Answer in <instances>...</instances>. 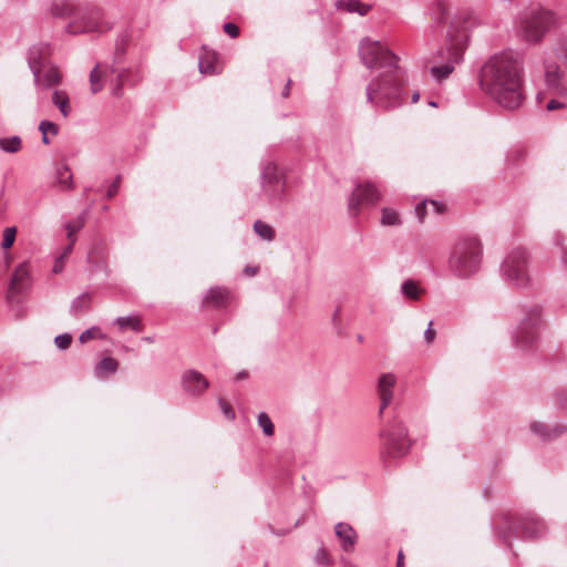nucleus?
<instances>
[{
    "instance_id": "bb28decb",
    "label": "nucleus",
    "mask_w": 567,
    "mask_h": 567,
    "mask_svg": "<svg viewBox=\"0 0 567 567\" xmlns=\"http://www.w3.org/2000/svg\"><path fill=\"white\" fill-rule=\"evenodd\" d=\"M400 291L406 299L419 300L424 290L420 288L416 281L408 279L401 284Z\"/></svg>"
},
{
    "instance_id": "9b49d317",
    "label": "nucleus",
    "mask_w": 567,
    "mask_h": 567,
    "mask_svg": "<svg viewBox=\"0 0 567 567\" xmlns=\"http://www.w3.org/2000/svg\"><path fill=\"white\" fill-rule=\"evenodd\" d=\"M261 187L270 202H279L285 194L286 181L274 163H267L261 167Z\"/></svg>"
},
{
    "instance_id": "393cba45",
    "label": "nucleus",
    "mask_w": 567,
    "mask_h": 567,
    "mask_svg": "<svg viewBox=\"0 0 567 567\" xmlns=\"http://www.w3.org/2000/svg\"><path fill=\"white\" fill-rule=\"evenodd\" d=\"M51 101L64 117H68L71 114L72 107L70 105V97L65 91L54 90L51 96Z\"/></svg>"
},
{
    "instance_id": "39448f33",
    "label": "nucleus",
    "mask_w": 567,
    "mask_h": 567,
    "mask_svg": "<svg viewBox=\"0 0 567 567\" xmlns=\"http://www.w3.org/2000/svg\"><path fill=\"white\" fill-rule=\"evenodd\" d=\"M542 315L543 309L538 305H532L523 309V318L513 333V341L517 348L528 350L536 344L540 329L544 326Z\"/></svg>"
},
{
    "instance_id": "2eb2a0df",
    "label": "nucleus",
    "mask_w": 567,
    "mask_h": 567,
    "mask_svg": "<svg viewBox=\"0 0 567 567\" xmlns=\"http://www.w3.org/2000/svg\"><path fill=\"white\" fill-rule=\"evenodd\" d=\"M396 384V377L391 373H382L377 382V394L380 400L379 416L382 417L385 409L392 403L394 395V388Z\"/></svg>"
},
{
    "instance_id": "c9c22d12",
    "label": "nucleus",
    "mask_w": 567,
    "mask_h": 567,
    "mask_svg": "<svg viewBox=\"0 0 567 567\" xmlns=\"http://www.w3.org/2000/svg\"><path fill=\"white\" fill-rule=\"evenodd\" d=\"M75 12V7L69 0L56 1L53 6V13L55 16H72Z\"/></svg>"
},
{
    "instance_id": "6e6d98bb",
    "label": "nucleus",
    "mask_w": 567,
    "mask_h": 567,
    "mask_svg": "<svg viewBox=\"0 0 567 567\" xmlns=\"http://www.w3.org/2000/svg\"><path fill=\"white\" fill-rule=\"evenodd\" d=\"M73 247H74V240L72 239L71 243H69L62 250V252L59 255V256H63V258H68L72 251H73Z\"/></svg>"
},
{
    "instance_id": "c03bdc74",
    "label": "nucleus",
    "mask_w": 567,
    "mask_h": 567,
    "mask_svg": "<svg viewBox=\"0 0 567 567\" xmlns=\"http://www.w3.org/2000/svg\"><path fill=\"white\" fill-rule=\"evenodd\" d=\"M315 561L319 566L328 567L331 565L329 554L327 553V550L323 547H321L317 550V553L315 555Z\"/></svg>"
},
{
    "instance_id": "680f3d73",
    "label": "nucleus",
    "mask_w": 567,
    "mask_h": 567,
    "mask_svg": "<svg viewBox=\"0 0 567 567\" xmlns=\"http://www.w3.org/2000/svg\"><path fill=\"white\" fill-rule=\"evenodd\" d=\"M66 238H68L69 243H71L72 239L74 240V243L76 241L75 234H73V233L66 231Z\"/></svg>"
},
{
    "instance_id": "b1692460",
    "label": "nucleus",
    "mask_w": 567,
    "mask_h": 567,
    "mask_svg": "<svg viewBox=\"0 0 567 567\" xmlns=\"http://www.w3.org/2000/svg\"><path fill=\"white\" fill-rule=\"evenodd\" d=\"M530 430L533 433L538 435L540 439L549 440L551 437H556L560 435L561 433L567 431L566 426L557 425L553 429L548 430L545 424L540 422H533L530 424Z\"/></svg>"
},
{
    "instance_id": "c756f323",
    "label": "nucleus",
    "mask_w": 567,
    "mask_h": 567,
    "mask_svg": "<svg viewBox=\"0 0 567 567\" xmlns=\"http://www.w3.org/2000/svg\"><path fill=\"white\" fill-rule=\"evenodd\" d=\"M429 13L435 23L442 24L447 17L449 9L443 1H436L430 7Z\"/></svg>"
},
{
    "instance_id": "6e6552de",
    "label": "nucleus",
    "mask_w": 567,
    "mask_h": 567,
    "mask_svg": "<svg viewBox=\"0 0 567 567\" xmlns=\"http://www.w3.org/2000/svg\"><path fill=\"white\" fill-rule=\"evenodd\" d=\"M41 53L42 48L37 45L30 48L28 51V63L39 93L58 86L62 81V75L58 68L48 64L41 58Z\"/></svg>"
},
{
    "instance_id": "dca6fc26",
    "label": "nucleus",
    "mask_w": 567,
    "mask_h": 567,
    "mask_svg": "<svg viewBox=\"0 0 567 567\" xmlns=\"http://www.w3.org/2000/svg\"><path fill=\"white\" fill-rule=\"evenodd\" d=\"M545 84L549 93L567 96V80L557 64L549 62L545 64Z\"/></svg>"
},
{
    "instance_id": "9d476101",
    "label": "nucleus",
    "mask_w": 567,
    "mask_h": 567,
    "mask_svg": "<svg viewBox=\"0 0 567 567\" xmlns=\"http://www.w3.org/2000/svg\"><path fill=\"white\" fill-rule=\"evenodd\" d=\"M527 252L523 248L513 249L504 259L501 270L504 279L516 286L525 287L529 281Z\"/></svg>"
},
{
    "instance_id": "ddd939ff",
    "label": "nucleus",
    "mask_w": 567,
    "mask_h": 567,
    "mask_svg": "<svg viewBox=\"0 0 567 567\" xmlns=\"http://www.w3.org/2000/svg\"><path fill=\"white\" fill-rule=\"evenodd\" d=\"M379 199L380 192L374 184L370 182L358 184L348 198L349 210L352 215H357L360 205H374Z\"/></svg>"
},
{
    "instance_id": "58836bf2",
    "label": "nucleus",
    "mask_w": 567,
    "mask_h": 567,
    "mask_svg": "<svg viewBox=\"0 0 567 567\" xmlns=\"http://www.w3.org/2000/svg\"><path fill=\"white\" fill-rule=\"evenodd\" d=\"M90 83L91 91L93 94H96L103 89V84L101 83V73L99 71V65H95V68L91 71Z\"/></svg>"
},
{
    "instance_id": "3c124183",
    "label": "nucleus",
    "mask_w": 567,
    "mask_h": 567,
    "mask_svg": "<svg viewBox=\"0 0 567 567\" xmlns=\"http://www.w3.org/2000/svg\"><path fill=\"white\" fill-rule=\"evenodd\" d=\"M432 326H433V321H430L426 330L424 331V340L426 343H432L436 336V332L432 328Z\"/></svg>"
},
{
    "instance_id": "052dcab7",
    "label": "nucleus",
    "mask_w": 567,
    "mask_h": 567,
    "mask_svg": "<svg viewBox=\"0 0 567 567\" xmlns=\"http://www.w3.org/2000/svg\"><path fill=\"white\" fill-rule=\"evenodd\" d=\"M248 377V373L246 371H240L236 374V380H241Z\"/></svg>"
},
{
    "instance_id": "79ce46f5",
    "label": "nucleus",
    "mask_w": 567,
    "mask_h": 567,
    "mask_svg": "<svg viewBox=\"0 0 567 567\" xmlns=\"http://www.w3.org/2000/svg\"><path fill=\"white\" fill-rule=\"evenodd\" d=\"M103 333L101 332V329L99 327H91L86 330H84L80 337H79V341L81 343H85L87 342L89 340L91 339H97V338H103Z\"/></svg>"
},
{
    "instance_id": "f704fd0d",
    "label": "nucleus",
    "mask_w": 567,
    "mask_h": 567,
    "mask_svg": "<svg viewBox=\"0 0 567 567\" xmlns=\"http://www.w3.org/2000/svg\"><path fill=\"white\" fill-rule=\"evenodd\" d=\"M257 423L261 427L262 433L266 436L274 435L275 426H274L272 421L270 420L269 415L266 412H260L257 415Z\"/></svg>"
},
{
    "instance_id": "bf43d9fd",
    "label": "nucleus",
    "mask_w": 567,
    "mask_h": 567,
    "mask_svg": "<svg viewBox=\"0 0 567 567\" xmlns=\"http://www.w3.org/2000/svg\"><path fill=\"white\" fill-rule=\"evenodd\" d=\"M396 567H404V555L402 550L398 554Z\"/></svg>"
},
{
    "instance_id": "8fccbe9b",
    "label": "nucleus",
    "mask_w": 567,
    "mask_h": 567,
    "mask_svg": "<svg viewBox=\"0 0 567 567\" xmlns=\"http://www.w3.org/2000/svg\"><path fill=\"white\" fill-rule=\"evenodd\" d=\"M65 258H63V256H56L55 259H54V264H53V267H52V271L54 274H60L63 271L64 267H65Z\"/></svg>"
},
{
    "instance_id": "49530a36",
    "label": "nucleus",
    "mask_w": 567,
    "mask_h": 567,
    "mask_svg": "<svg viewBox=\"0 0 567 567\" xmlns=\"http://www.w3.org/2000/svg\"><path fill=\"white\" fill-rule=\"evenodd\" d=\"M224 32L235 39L239 35V28L233 22H226L223 25Z\"/></svg>"
},
{
    "instance_id": "5fc2aeb1",
    "label": "nucleus",
    "mask_w": 567,
    "mask_h": 567,
    "mask_svg": "<svg viewBox=\"0 0 567 567\" xmlns=\"http://www.w3.org/2000/svg\"><path fill=\"white\" fill-rule=\"evenodd\" d=\"M426 202L420 203L415 207V214L420 220L424 218Z\"/></svg>"
},
{
    "instance_id": "e2e57ef3",
    "label": "nucleus",
    "mask_w": 567,
    "mask_h": 567,
    "mask_svg": "<svg viewBox=\"0 0 567 567\" xmlns=\"http://www.w3.org/2000/svg\"><path fill=\"white\" fill-rule=\"evenodd\" d=\"M245 271L249 272L251 276H254L257 272V269L256 268L246 267Z\"/></svg>"
},
{
    "instance_id": "774afa93",
    "label": "nucleus",
    "mask_w": 567,
    "mask_h": 567,
    "mask_svg": "<svg viewBox=\"0 0 567 567\" xmlns=\"http://www.w3.org/2000/svg\"><path fill=\"white\" fill-rule=\"evenodd\" d=\"M362 340H363L362 336H361V334H359V336H358V341H360V342H361Z\"/></svg>"
},
{
    "instance_id": "f03ea898",
    "label": "nucleus",
    "mask_w": 567,
    "mask_h": 567,
    "mask_svg": "<svg viewBox=\"0 0 567 567\" xmlns=\"http://www.w3.org/2000/svg\"><path fill=\"white\" fill-rule=\"evenodd\" d=\"M523 59L513 50L491 56L481 68L480 85L497 104L507 110L523 102Z\"/></svg>"
},
{
    "instance_id": "412c9836",
    "label": "nucleus",
    "mask_w": 567,
    "mask_h": 567,
    "mask_svg": "<svg viewBox=\"0 0 567 567\" xmlns=\"http://www.w3.org/2000/svg\"><path fill=\"white\" fill-rule=\"evenodd\" d=\"M4 299L17 320H21L27 317L28 308L25 306V298L23 293L6 292Z\"/></svg>"
},
{
    "instance_id": "7ed1b4c3",
    "label": "nucleus",
    "mask_w": 567,
    "mask_h": 567,
    "mask_svg": "<svg viewBox=\"0 0 567 567\" xmlns=\"http://www.w3.org/2000/svg\"><path fill=\"white\" fill-rule=\"evenodd\" d=\"M476 23L474 12L470 9L460 10L450 22L446 44L437 52L441 64L433 65L430 73L437 81L446 79L463 61L464 52L470 41V29Z\"/></svg>"
},
{
    "instance_id": "f3484780",
    "label": "nucleus",
    "mask_w": 567,
    "mask_h": 567,
    "mask_svg": "<svg viewBox=\"0 0 567 567\" xmlns=\"http://www.w3.org/2000/svg\"><path fill=\"white\" fill-rule=\"evenodd\" d=\"M32 286L29 264L20 262L13 270L6 292L27 295Z\"/></svg>"
},
{
    "instance_id": "473e14b6",
    "label": "nucleus",
    "mask_w": 567,
    "mask_h": 567,
    "mask_svg": "<svg viewBox=\"0 0 567 567\" xmlns=\"http://www.w3.org/2000/svg\"><path fill=\"white\" fill-rule=\"evenodd\" d=\"M255 233L264 240L271 241L275 238V231L272 227L262 220H256L254 224Z\"/></svg>"
},
{
    "instance_id": "f8f14e48",
    "label": "nucleus",
    "mask_w": 567,
    "mask_h": 567,
    "mask_svg": "<svg viewBox=\"0 0 567 567\" xmlns=\"http://www.w3.org/2000/svg\"><path fill=\"white\" fill-rule=\"evenodd\" d=\"M124 56V49L116 48L114 53L113 65L110 66V72L116 74L114 82H112V95L120 97L124 84L135 85L141 82L142 75L138 71L130 69H116L115 65L122 63Z\"/></svg>"
},
{
    "instance_id": "4468645a",
    "label": "nucleus",
    "mask_w": 567,
    "mask_h": 567,
    "mask_svg": "<svg viewBox=\"0 0 567 567\" xmlns=\"http://www.w3.org/2000/svg\"><path fill=\"white\" fill-rule=\"evenodd\" d=\"M183 391L194 398L203 395L209 388V381L195 369L185 370L181 378Z\"/></svg>"
},
{
    "instance_id": "cd10ccee",
    "label": "nucleus",
    "mask_w": 567,
    "mask_h": 567,
    "mask_svg": "<svg viewBox=\"0 0 567 567\" xmlns=\"http://www.w3.org/2000/svg\"><path fill=\"white\" fill-rule=\"evenodd\" d=\"M198 69L202 74H214L216 72V54L205 52L199 56Z\"/></svg>"
},
{
    "instance_id": "72a5a7b5",
    "label": "nucleus",
    "mask_w": 567,
    "mask_h": 567,
    "mask_svg": "<svg viewBox=\"0 0 567 567\" xmlns=\"http://www.w3.org/2000/svg\"><path fill=\"white\" fill-rule=\"evenodd\" d=\"M21 148V138L19 136L0 138V150L6 153H17Z\"/></svg>"
},
{
    "instance_id": "09e8293b",
    "label": "nucleus",
    "mask_w": 567,
    "mask_h": 567,
    "mask_svg": "<svg viewBox=\"0 0 567 567\" xmlns=\"http://www.w3.org/2000/svg\"><path fill=\"white\" fill-rule=\"evenodd\" d=\"M120 184H121V176L118 175V176H116L114 182L109 186V188L106 190L107 198H112L118 192Z\"/></svg>"
},
{
    "instance_id": "e433bc0d",
    "label": "nucleus",
    "mask_w": 567,
    "mask_h": 567,
    "mask_svg": "<svg viewBox=\"0 0 567 567\" xmlns=\"http://www.w3.org/2000/svg\"><path fill=\"white\" fill-rule=\"evenodd\" d=\"M381 224L384 226H396L401 224L399 214L390 208L382 209Z\"/></svg>"
},
{
    "instance_id": "aec40b11",
    "label": "nucleus",
    "mask_w": 567,
    "mask_h": 567,
    "mask_svg": "<svg viewBox=\"0 0 567 567\" xmlns=\"http://www.w3.org/2000/svg\"><path fill=\"white\" fill-rule=\"evenodd\" d=\"M334 533L344 551L350 553L354 549L358 536L351 525L347 523H338L334 526Z\"/></svg>"
},
{
    "instance_id": "4c0bfd02",
    "label": "nucleus",
    "mask_w": 567,
    "mask_h": 567,
    "mask_svg": "<svg viewBox=\"0 0 567 567\" xmlns=\"http://www.w3.org/2000/svg\"><path fill=\"white\" fill-rule=\"evenodd\" d=\"M85 215L86 213L84 212L81 215H79L75 219L66 221L64 224L65 230L73 234L81 230L85 224Z\"/></svg>"
},
{
    "instance_id": "4be33fe9",
    "label": "nucleus",
    "mask_w": 567,
    "mask_h": 567,
    "mask_svg": "<svg viewBox=\"0 0 567 567\" xmlns=\"http://www.w3.org/2000/svg\"><path fill=\"white\" fill-rule=\"evenodd\" d=\"M334 7L337 10L358 13L359 16H365L371 9L369 4H365L360 0H336Z\"/></svg>"
},
{
    "instance_id": "37998d69",
    "label": "nucleus",
    "mask_w": 567,
    "mask_h": 567,
    "mask_svg": "<svg viewBox=\"0 0 567 567\" xmlns=\"http://www.w3.org/2000/svg\"><path fill=\"white\" fill-rule=\"evenodd\" d=\"M16 235H17L16 227H7L3 230L1 248H3V249L10 248L13 245V243H14Z\"/></svg>"
},
{
    "instance_id": "a878e982",
    "label": "nucleus",
    "mask_w": 567,
    "mask_h": 567,
    "mask_svg": "<svg viewBox=\"0 0 567 567\" xmlns=\"http://www.w3.org/2000/svg\"><path fill=\"white\" fill-rule=\"evenodd\" d=\"M56 183L62 190H70L74 187L73 175L66 164L56 167Z\"/></svg>"
},
{
    "instance_id": "a211bd4d",
    "label": "nucleus",
    "mask_w": 567,
    "mask_h": 567,
    "mask_svg": "<svg viewBox=\"0 0 567 567\" xmlns=\"http://www.w3.org/2000/svg\"><path fill=\"white\" fill-rule=\"evenodd\" d=\"M107 28L101 22V14L97 10L86 12L79 21L68 25L70 33L103 32Z\"/></svg>"
},
{
    "instance_id": "603ef678",
    "label": "nucleus",
    "mask_w": 567,
    "mask_h": 567,
    "mask_svg": "<svg viewBox=\"0 0 567 567\" xmlns=\"http://www.w3.org/2000/svg\"><path fill=\"white\" fill-rule=\"evenodd\" d=\"M563 107H565V103L561 102L558 99H551L546 104V110L547 111H556V110H559V109H563Z\"/></svg>"
},
{
    "instance_id": "5701e85b",
    "label": "nucleus",
    "mask_w": 567,
    "mask_h": 567,
    "mask_svg": "<svg viewBox=\"0 0 567 567\" xmlns=\"http://www.w3.org/2000/svg\"><path fill=\"white\" fill-rule=\"evenodd\" d=\"M118 361L112 357H104L94 368V374L97 379H105L107 375L116 372Z\"/></svg>"
},
{
    "instance_id": "ea45409f",
    "label": "nucleus",
    "mask_w": 567,
    "mask_h": 567,
    "mask_svg": "<svg viewBox=\"0 0 567 567\" xmlns=\"http://www.w3.org/2000/svg\"><path fill=\"white\" fill-rule=\"evenodd\" d=\"M555 55L567 66V39H559L554 47Z\"/></svg>"
},
{
    "instance_id": "0eeeda50",
    "label": "nucleus",
    "mask_w": 567,
    "mask_h": 567,
    "mask_svg": "<svg viewBox=\"0 0 567 567\" xmlns=\"http://www.w3.org/2000/svg\"><path fill=\"white\" fill-rule=\"evenodd\" d=\"M546 533V526L543 520L535 514L527 513L519 519L504 516V530L499 532V536L508 544L511 548V537H520L525 539H536Z\"/></svg>"
},
{
    "instance_id": "7c9ffc66",
    "label": "nucleus",
    "mask_w": 567,
    "mask_h": 567,
    "mask_svg": "<svg viewBox=\"0 0 567 567\" xmlns=\"http://www.w3.org/2000/svg\"><path fill=\"white\" fill-rule=\"evenodd\" d=\"M115 322L121 330H125V329H132L135 331L142 330V323L137 317H133V316L118 317V318H116Z\"/></svg>"
},
{
    "instance_id": "a18cd8bd",
    "label": "nucleus",
    "mask_w": 567,
    "mask_h": 567,
    "mask_svg": "<svg viewBox=\"0 0 567 567\" xmlns=\"http://www.w3.org/2000/svg\"><path fill=\"white\" fill-rule=\"evenodd\" d=\"M72 342V336L70 333H62L55 337L54 343L58 349L66 350Z\"/></svg>"
},
{
    "instance_id": "c85d7f7f",
    "label": "nucleus",
    "mask_w": 567,
    "mask_h": 567,
    "mask_svg": "<svg viewBox=\"0 0 567 567\" xmlns=\"http://www.w3.org/2000/svg\"><path fill=\"white\" fill-rule=\"evenodd\" d=\"M91 303V296L89 292H84L78 296L71 303L70 312L72 316H79L83 311L87 310Z\"/></svg>"
},
{
    "instance_id": "423d86ee",
    "label": "nucleus",
    "mask_w": 567,
    "mask_h": 567,
    "mask_svg": "<svg viewBox=\"0 0 567 567\" xmlns=\"http://www.w3.org/2000/svg\"><path fill=\"white\" fill-rule=\"evenodd\" d=\"M380 436L384 453L391 457L404 456L411 447L408 429L396 414L386 421Z\"/></svg>"
},
{
    "instance_id": "de8ad7c7",
    "label": "nucleus",
    "mask_w": 567,
    "mask_h": 567,
    "mask_svg": "<svg viewBox=\"0 0 567 567\" xmlns=\"http://www.w3.org/2000/svg\"><path fill=\"white\" fill-rule=\"evenodd\" d=\"M219 406L226 417H228L230 420L235 419V413H234L231 406L225 400L219 399Z\"/></svg>"
},
{
    "instance_id": "a19ab883",
    "label": "nucleus",
    "mask_w": 567,
    "mask_h": 567,
    "mask_svg": "<svg viewBox=\"0 0 567 567\" xmlns=\"http://www.w3.org/2000/svg\"><path fill=\"white\" fill-rule=\"evenodd\" d=\"M555 55L567 66V39H559L554 47Z\"/></svg>"
},
{
    "instance_id": "0e129e2a",
    "label": "nucleus",
    "mask_w": 567,
    "mask_h": 567,
    "mask_svg": "<svg viewBox=\"0 0 567 567\" xmlns=\"http://www.w3.org/2000/svg\"><path fill=\"white\" fill-rule=\"evenodd\" d=\"M419 99H420V93L419 92H415V93L412 94V102L413 103L417 102Z\"/></svg>"
},
{
    "instance_id": "1a4fd4ad",
    "label": "nucleus",
    "mask_w": 567,
    "mask_h": 567,
    "mask_svg": "<svg viewBox=\"0 0 567 567\" xmlns=\"http://www.w3.org/2000/svg\"><path fill=\"white\" fill-rule=\"evenodd\" d=\"M554 14L544 9L532 10L525 13L519 21V33L530 43L539 42L545 33L554 25Z\"/></svg>"
},
{
    "instance_id": "13d9d810",
    "label": "nucleus",
    "mask_w": 567,
    "mask_h": 567,
    "mask_svg": "<svg viewBox=\"0 0 567 567\" xmlns=\"http://www.w3.org/2000/svg\"><path fill=\"white\" fill-rule=\"evenodd\" d=\"M99 269L106 270L105 261L102 260V261L95 262L94 267L91 269V272H94L95 270H99Z\"/></svg>"
},
{
    "instance_id": "6ab92c4d",
    "label": "nucleus",
    "mask_w": 567,
    "mask_h": 567,
    "mask_svg": "<svg viewBox=\"0 0 567 567\" xmlns=\"http://www.w3.org/2000/svg\"><path fill=\"white\" fill-rule=\"evenodd\" d=\"M233 299L230 290L225 287H212L205 293L202 305L203 307L220 309L226 308Z\"/></svg>"
},
{
    "instance_id": "338daca9",
    "label": "nucleus",
    "mask_w": 567,
    "mask_h": 567,
    "mask_svg": "<svg viewBox=\"0 0 567 567\" xmlns=\"http://www.w3.org/2000/svg\"><path fill=\"white\" fill-rule=\"evenodd\" d=\"M430 204H431V205H432L436 210H439V205H440V204H439L437 202H435V200H431V202H430Z\"/></svg>"
},
{
    "instance_id": "4d7b16f0",
    "label": "nucleus",
    "mask_w": 567,
    "mask_h": 567,
    "mask_svg": "<svg viewBox=\"0 0 567 567\" xmlns=\"http://www.w3.org/2000/svg\"><path fill=\"white\" fill-rule=\"evenodd\" d=\"M290 85H291V80H288L286 85H285V87H284V90H282V92H281L282 97L286 99V97L289 96V94H290Z\"/></svg>"
},
{
    "instance_id": "2f4dec72",
    "label": "nucleus",
    "mask_w": 567,
    "mask_h": 567,
    "mask_svg": "<svg viewBox=\"0 0 567 567\" xmlns=\"http://www.w3.org/2000/svg\"><path fill=\"white\" fill-rule=\"evenodd\" d=\"M39 131L42 133V143L44 145H49L50 140L48 137V134H51L53 136L58 135L59 126L51 121L44 120L40 122Z\"/></svg>"
},
{
    "instance_id": "f257e3e1",
    "label": "nucleus",
    "mask_w": 567,
    "mask_h": 567,
    "mask_svg": "<svg viewBox=\"0 0 567 567\" xmlns=\"http://www.w3.org/2000/svg\"><path fill=\"white\" fill-rule=\"evenodd\" d=\"M359 55L368 69L379 71L367 86V101L385 111L400 106L406 94L403 90L404 73L398 64L399 58L383 43L369 38L361 40Z\"/></svg>"
},
{
    "instance_id": "20e7f679",
    "label": "nucleus",
    "mask_w": 567,
    "mask_h": 567,
    "mask_svg": "<svg viewBox=\"0 0 567 567\" xmlns=\"http://www.w3.org/2000/svg\"><path fill=\"white\" fill-rule=\"evenodd\" d=\"M482 255V244L477 238H461L451 249L449 269L458 278H468L480 269Z\"/></svg>"
},
{
    "instance_id": "864d4df0",
    "label": "nucleus",
    "mask_w": 567,
    "mask_h": 567,
    "mask_svg": "<svg viewBox=\"0 0 567 567\" xmlns=\"http://www.w3.org/2000/svg\"><path fill=\"white\" fill-rule=\"evenodd\" d=\"M560 406L567 411V390H564L557 394Z\"/></svg>"
},
{
    "instance_id": "69168bd1",
    "label": "nucleus",
    "mask_w": 567,
    "mask_h": 567,
    "mask_svg": "<svg viewBox=\"0 0 567 567\" xmlns=\"http://www.w3.org/2000/svg\"><path fill=\"white\" fill-rule=\"evenodd\" d=\"M563 262L564 265L567 267V249L564 250V254H563Z\"/></svg>"
}]
</instances>
